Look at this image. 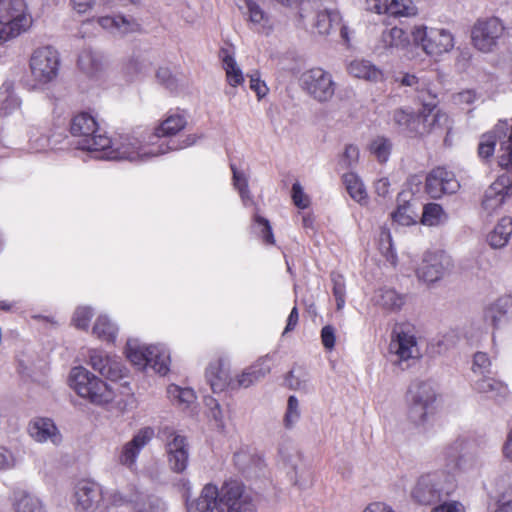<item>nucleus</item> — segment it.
<instances>
[{
	"label": "nucleus",
	"instance_id": "nucleus-13",
	"mask_svg": "<svg viewBox=\"0 0 512 512\" xmlns=\"http://www.w3.org/2000/svg\"><path fill=\"white\" fill-rule=\"evenodd\" d=\"M389 349L398 363L419 358L420 349L414 326L410 323L396 324L392 331Z\"/></svg>",
	"mask_w": 512,
	"mask_h": 512
},
{
	"label": "nucleus",
	"instance_id": "nucleus-39",
	"mask_svg": "<svg viewBox=\"0 0 512 512\" xmlns=\"http://www.w3.org/2000/svg\"><path fill=\"white\" fill-rule=\"evenodd\" d=\"M151 352L147 361V367H151L160 375H166L170 365L168 350L162 345H151Z\"/></svg>",
	"mask_w": 512,
	"mask_h": 512
},
{
	"label": "nucleus",
	"instance_id": "nucleus-20",
	"mask_svg": "<svg viewBox=\"0 0 512 512\" xmlns=\"http://www.w3.org/2000/svg\"><path fill=\"white\" fill-rule=\"evenodd\" d=\"M460 187L455 174L444 166L433 168L426 176L425 191L434 199L455 193Z\"/></svg>",
	"mask_w": 512,
	"mask_h": 512
},
{
	"label": "nucleus",
	"instance_id": "nucleus-60",
	"mask_svg": "<svg viewBox=\"0 0 512 512\" xmlns=\"http://www.w3.org/2000/svg\"><path fill=\"white\" fill-rule=\"evenodd\" d=\"M292 203L299 209H306L310 206V197L304 192L301 184L296 181L291 189Z\"/></svg>",
	"mask_w": 512,
	"mask_h": 512
},
{
	"label": "nucleus",
	"instance_id": "nucleus-55",
	"mask_svg": "<svg viewBox=\"0 0 512 512\" xmlns=\"http://www.w3.org/2000/svg\"><path fill=\"white\" fill-rule=\"evenodd\" d=\"M413 213L408 201H404L402 204L398 203L396 210L391 213L392 221L396 224H418L412 216Z\"/></svg>",
	"mask_w": 512,
	"mask_h": 512
},
{
	"label": "nucleus",
	"instance_id": "nucleus-8",
	"mask_svg": "<svg viewBox=\"0 0 512 512\" xmlns=\"http://www.w3.org/2000/svg\"><path fill=\"white\" fill-rule=\"evenodd\" d=\"M116 489H103L92 480L83 479L77 482L74 488L73 504L76 510L87 511L101 503L105 506L120 505L128 501Z\"/></svg>",
	"mask_w": 512,
	"mask_h": 512
},
{
	"label": "nucleus",
	"instance_id": "nucleus-57",
	"mask_svg": "<svg viewBox=\"0 0 512 512\" xmlns=\"http://www.w3.org/2000/svg\"><path fill=\"white\" fill-rule=\"evenodd\" d=\"M331 281L333 283V295L336 300L337 310H341L345 305V281L344 277L338 273L331 274Z\"/></svg>",
	"mask_w": 512,
	"mask_h": 512
},
{
	"label": "nucleus",
	"instance_id": "nucleus-46",
	"mask_svg": "<svg viewBox=\"0 0 512 512\" xmlns=\"http://www.w3.org/2000/svg\"><path fill=\"white\" fill-rule=\"evenodd\" d=\"M281 458L284 462H286L288 465H290L295 471L294 475L291 476V480L293 483L299 487H305L307 485V478L310 476L309 471L301 470L300 472L297 470V458L298 455L296 452L293 453H287L286 450L281 449L280 450Z\"/></svg>",
	"mask_w": 512,
	"mask_h": 512
},
{
	"label": "nucleus",
	"instance_id": "nucleus-26",
	"mask_svg": "<svg viewBox=\"0 0 512 512\" xmlns=\"http://www.w3.org/2000/svg\"><path fill=\"white\" fill-rule=\"evenodd\" d=\"M472 390L485 399L497 400L507 395V386L490 375L472 379Z\"/></svg>",
	"mask_w": 512,
	"mask_h": 512
},
{
	"label": "nucleus",
	"instance_id": "nucleus-38",
	"mask_svg": "<svg viewBox=\"0 0 512 512\" xmlns=\"http://www.w3.org/2000/svg\"><path fill=\"white\" fill-rule=\"evenodd\" d=\"M92 333L101 341L113 343L118 334V327L107 315H99L92 328Z\"/></svg>",
	"mask_w": 512,
	"mask_h": 512
},
{
	"label": "nucleus",
	"instance_id": "nucleus-50",
	"mask_svg": "<svg viewBox=\"0 0 512 512\" xmlns=\"http://www.w3.org/2000/svg\"><path fill=\"white\" fill-rule=\"evenodd\" d=\"M339 19V15L327 10L317 12L315 16L314 28L320 35L330 33L333 23Z\"/></svg>",
	"mask_w": 512,
	"mask_h": 512
},
{
	"label": "nucleus",
	"instance_id": "nucleus-25",
	"mask_svg": "<svg viewBox=\"0 0 512 512\" xmlns=\"http://www.w3.org/2000/svg\"><path fill=\"white\" fill-rule=\"evenodd\" d=\"M206 380L214 393H220L227 389L233 390V378L230 370L223 360L211 363L206 369Z\"/></svg>",
	"mask_w": 512,
	"mask_h": 512
},
{
	"label": "nucleus",
	"instance_id": "nucleus-48",
	"mask_svg": "<svg viewBox=\"0 0 512 512\" xmlns=\"http://www.w3.org/2000/svg\"><path fill=\"white\" fill-rule=\"evenodd\" d=\"M386 10L395 17L415 16L418 11L412 0H391Z\"/></svg>",
	"mask_w": 512,
	"mask_h": 512
},
{
	"label": "nucleus",
	"instance_id": "nucleus-10",
	"mask_svg": "<svg viewBox=\"0 0 512 512\" xmlns=\"http://www.w3.org/2000/svg\"><path fill=\"white\" fill-rule=\"evenodd\" d=\"M88 364L93 370L97 371L102 377L110 381V384L119 387L121 394H129L128 383L118 384L126 376L127 370L122 364L120 358L100 349H90L88 351Z\"/></svg>",
	"mask_w": 512,
	"mask_h": 512
},
{
	"label": "nucleus",
	"instance_id": "nucleus-9",
	"mask_svg": "<svg viewBox=\"0 0 512 512\" xmlns=\"http://www.w3.org/2000/svg\"><path fill=\"white\" fill-rule=\"evenodd\" d=\"M70 133L78 137L82 150L97 152L110 143V138L100 133L96 118L88 112H80L70 122Z\"/></svg>",
	"mask_w": 512,
	"mask_h": 512
},
{
	"label": "nucleus",
	"instance_id": "nucleus-4",
	"mask_svg": "<svg viewBox=\"0 0 512 512\" xmlns=\"http://www.w3.org/2000/svg\"><path fill=\"white\" fill-rule=\"evenodd\" d=\"M457 488L455 476L445 470L421 475L411 489V498L420 505H432L450 496Z\"/></svg>",
	"mask_w": 512,
	"mask_h": 512
},
{
	"label": "nucleus",
	"instance_id": "nucleus-15",
	"mask_svg": "<svg viewBox=\"0 0 512 512\" xmlns=\"http://www.w3.org/2000/svg\"><path fill=\"white\" fill-rule=\"evenodd\" d=\"M161 434L165 442V451L170 470L179 474L185 472L190 456L187 438L169 427H165Z\"/></svg>",
	"mask_w": 512,
	"mask_h": 512
},
{
	"label": "nucleus",
	"instance_id": "nucleus-59",
	"mask_svg": "<svg viewBox=\"0 0 512 512\" xmlns=\"http://www.w3.org/2000/svg\"><path fill=\"white\" fill-rule=\"evenodd\" d=\"M359 149L357 146L349 144L345 147L343 154L340 156L338 165L342 169H348L359 161Z\"/></svg>",
	"mask_w": 512,
	"mask_h": 512
},
{
	"label": "nucleus",
	"instance_id": "nucleus-47",
	"mask_svg": "<svg viewBox=\"0 0 512 512\" xmlns=\"http://www.w3.org/2000/svg\"><path fill=\"white\" fill-rule=\"evenodd\" d=\"M369 150L378 162L385 163L391 154L392 143L388 138L378 136L370 143Z\"/></svg>",
	"mask_w": 512,
	"mask_h": 512
},
{
	"label": "nucleus",
	"instance_id": "nucleus-35",
	"mask_svg": "<svg viewBox=\"0 0 512 512\" xmlns=\"http://www.w3.org/2000/svg\"><path fill=\"white\" fill-rule=\"evenodd\" d=\"M96 21L104 29H116L121 33L140 31L139 23L120 15L98 17Z\"/></svg>",
	"mask_w": 512,
	"mask_h": 512
},
{
	"label": "nucleus",
	"instance_id": "nucleus-24",
	"mask_svg": "<svg viewBox=\"0 0 512 512\" xmlns=\"http://www.w3.org/2000/svg\"><path fill=\"white\" fill-rule=\"evenodd\" d=\"M222 488L219 490L213 484H207L203 487L199 497L194 501L187 500V512H219Z\"/></svg>",
	"mask_w": 512,
	"mask_h": 512
},
{
	"label": "nucleus",
	"instance_id": "nucleus-17",
	"mask_svg": "<svg viewBox=\"0 0 512 512\" xmlns=\"http://www.w3.org/2000/svg\"><path fill=\"white\" fill-rule=\"evenodd\" d=\"M188 124L187 115L183 110L171 109L169 110L164 118L159 122L157 126H155L153 131V137L161 139L165 138L166 141H162L157 145L155 149H159L161 145L163 148L169 143L171 146L173 145V141L178 144L183 142L187 137L192 136L195 141H197V137L195 135H187L181 140H175L173 137L177 136L180 132H182ZM196 142H194L195 144Z\"/></svg>",
	"mask_w": 512,
	"mask_h": 512
},
{
	"label": "nucleus",
	"instance_id": "nucleus-31",
	"mask_svg": "<svg viewBox=\"0 0 512 512\" xmlns=\"http://www.w3.org/2000/svg\"><path fill=\"white\" fill-rule=\"evenodd\" d=\"M127 359L137 368H147V361L151 352V345H145L138 339H129L125 349Z\"/></svg>",
	"mask_w": 512,
	"mask_h": 512
},
{
	"label": "nucleus",
	"instance_id": "nucleus-64",
	"mask_svg": "<svg viewBox=\"0 0 512 512\" xmlns=\"http://www.w3.org/2000/svg\"><path fill=\"white\" fill-rule=\"evenodd\" d=\"M250 89L256 93L258 99L265 97L268 93V87L264 81L260 79L259 71H255L249 75Z\"/></svg>",
	"mask_w": 512,
	"mask_h": 512
},
{
	"label": "nucleus",
	"instance_id": "nucleus-21",
	"mask_svg": "<svg viewBox=\"0 0 512 512\" xmlns=\"http://www.w3.org/2000/svg\"><path fill=\"white\" fill-rule=\"evenodd\" d=\"M154 436L150 427L140 429L133 438L124 443L117 452V462L132 470L136 466L137 458L142 449L149 444Z\"/></svg>",
	"mask_w": 512,
	"mask_h": 512
},
{
	"label": "nucleus",
	"instance_id": "nucleus-1",
	"mask_svg": "<svg viewBox=\"0 0 512 512\" xmlns=\"http://www.w3.org/2000/svg\"><path fill=\"white\" fill-rule=\"evenodd\" d=\"M194 138L187 137L183 142L176 144L173 141L171 146L169 143L163 148L155 149L152 145L143 144L137 137L131 135L120 136L119 139L111 140L107 147L99 149L97 152L102 153V157L110 160H128L137 161L150 157L188 148L194 145Z\"/></svg>",
	"mask_w": 512,
	"mask_h": 512
},
{
	"label": "nucleus",
	"instance_id": "nucleus-19",
	"mask_svg": "<svg viewBox=\"0 0 512 512\" xmlns=\"http://www.w3.org/2000/svg\"><path fill=\"white\" fill-rule=\"evenodd\" d=\"M504 30V25L497 17L478 20L471 31L472 43L479 51L490 52L496 46Z\"/></svg>",
	"mask_w": 512,
	"mask_h": 512
},
{
	"label": "nucleus",
	"instance_id": "nucleus-41",
	"mask_svg": "<svg viewBox=\"0 0 512 512\" xmlns=\"http://www.w3.org/2000/svg\"><path fill=\"white\" fill-rule=\"evenodd\" d=\"M285 384L292 390L308 392L310 386V375L301 367L293 368L285 377Z\"/></svg>",
	"mask_w": 512,
	"mask_h": 512
},
{
	"label": "nucleus",
	"instance_id": "nucleus-63",
	"mask_svg": "<svg viewBox=\"0 0 512 512\" xmlns=\"http://www.w3.org/2000/svg\"><path fill=\"white\" fill-rule=\"evenodd\" d=\"M431 512H466V508L458 500H445L435 505Z\"/></svg>",
	"mask_w": 512,
	"mask_h": 512
},
{
	"label": "nucleus",
	"instance_id": "nucleus-14",
	"mask_svg": "<svg viewBox=\"0 0 512 512\" xmlns=\"http://www.w3.org/2000/svg\"><path fill=\"white\" fill-rule=\"evenodd\" d=\"M453 268V259L445 251H427L421 265L416 269V276L427 284H433L451 273Z\"/></svg>",
	"mask_w": 512,
	"mask_h": 512
},
{
	"label": "nucleus",
	"instance_id": "nucleus-6",
	"mask_svg": "<svg viewBox=\"0 0 512 512\" xmlns=\"http://www.w3.org/2000/svg\"><path fill=\"white\" fill-rule=\"evenodd\" d=\"M0 44L12 40L26 32L33 19L28 12L25 0H0Z\"/></svg>",
	"mask_w": 512,
	"mask_h": 512
},
{
	"label": "nucleus",
	"instance_id": "nucleus-43",
	"mask_svg": "<svg viewBox=\"0 0 512 512\" xmlns=\"http://www.w3.org/2000/svg\"><path fill=\"white\" fill-rule=\"evenodd\" d=\"M486 234V240L492 248H502L506 246L512 235V226H489Z\"/></svg>",
	"mask_w": 512,
	"mask_h": 512
},
{
	"label": "nucleus",
	"instance_id": "nucleus-29",
	"mask_svg": "<svg viewBox=\"0 0 512 512\" xmlns=\"http://www.w3.org/2000/svg\"><path fill=\"white\" fill-rule=\"evenodd\" d=\"M495 492L499 496V505L495 512H512V475L501 473L493 479Z\"/></svg>",
	"mask_w": 512,
	"mask_h": 512
},
{
	"label": "nucleus",
	"instance_id": "nucleus-34",
	"mask_svg": "<svg viewBox=\"0 0 512 512\" xmlns=\"http://www.w3.org/2000/svg\"><path fill=\"white\" fill-rule=\"evenodd\" d=\"M236 5L248 16L250 23L257 29L265 28L268 24L267 14L254 0H236Z\"/></svg>",
	"mask_w": 512,
	"mask_h": 512
},
{
	"label": "nucleus",
	"instance_id": "nucleus-12",
	"mask_svg": "<svg viewBox=\"0 0 512 512\" xmlns=\"http://www.w3.org/2000/svg\"><path fill=\"white\" fill-rule=\"evenodd\" d=\"M60 56L51 46L35 49L29 60V67L33 79L40 84H47L55 80L59 74Z\"/></svg>",
	"mask_w": 512,
	"mask_h": 512
},
{
	"label": "nucleus",
	"instance_id": "nucleus-7",
	"mask_svg": "<svg viewBox=\"0 0 512 512\" xmlns=\"http://www.w3.org/2000/svg\"><path fill=\"white\" fill-rule=\"evenodd\" d=\"M437 393L434 385L428 381L413 382L406 395L407 416L416 426H423L433 413Z\"/></svg>",
	"mask_w": 512,
	"mask_h": 512
},
{
	"label": "nucleus",
	"instance_id": "nucleus-30",
	"mask_svg": "<svg viewBox=\"0 0 512 512\" xmlns=\"http://www.w3.org/2000/svg\"><path fill=\"white\" fill-rule=\"evenodd\" d=\"M347 71L355 78L370 82L382 81L384 77L381 69L365 59H355L351 61L347 66Z\"/></svg>",
	"mask_w": 512,
	"mask_h": 512
},
{
	"label": "nucleus",
	"instance_id": "nucleus-32",
	"mask_svg": "<svg viewBox=\"0 0 512 512\" xmlns=\"http://www.w3.org/2000/svg\"><path fill=\"white\" fill-rule=\"evenodd\" d=\"M0 117H7L20 110L21 100L16 95L13 82L5 81L0 88Z\"/></svg>",
	"mask_w": 512,
	"mask_h": 512
},
{
	"label": "nucleus",
	"instance_id": "nucleus-27",
	"mask_svg": "<svg viewBox=\"0 0 512 512\" xmlns=\"http://www.w3.org/2000/svg\"><path fill=\"white\" fill-rule=\"evenodd\" d=\"M219 58L222 61L227 83L232 87L242 85L245 78L235 60L233 49L231 47H222L219 50Z\"/></svg>",
	"mask_w": 512,
	"mask_h": 512
},
{
	"label": "nucleus",
	"instance_id": "nucleus-18",
	"mask_svg": "<svg viewBox=\"0 0 512 512\" xmlns=\"http://www.w3.org/2000/svg\"><path fill=\"white\" fill-rule=\"evenodd\" d=\"M302 88L315 100L326 102L335 93V82L332 75L322 68H312L301 77Z\"/></svg>",
	"mask_w": 512,
	"mask_h": 512
},
{
	"label": "nucleus",
	"instance_id": "nucleus-49",
	"mask_svg": "<svg viewBox=\"0 0 512 512\" xmlns=\"http://www.w3.org/2000/svg\"><path fill=\"white\" fill-rule=\"evenodd\" d=\"M447 219L442 206L438 203H428L423 207L420 224H439Z\"/></svg>",
	"mask_w": 512,
	"mask_h": 512
},
{
	"label": "nucleus",
	"instance_id": "nucleus-5",
	"mask_svg": "<svg viewBox=\"0 0 512 512\" xmlns=\"http://www.w3.org/2000/svg\"><path fill=\"white\" fill-rule=\"evenodd\" d=\"M470 441L465 436H458L444 446L441 456L444 461L445 471L453 474H476L479 472L482 462L480 458L469 452Z\"/></svg>",
	"mask_w": 512,
	"mask_h": 512
},
{
	"label": "nucleus",
	"instance_id": "nucleus-22",
	"mask_svg": "<svg viewBox=\"0 0 512 512\" xmlns=\"http://www.w3.org/2000/svg\"><path fill=\"white\" fill-rule=\"evenodd\" d=\"M510 313H512V295H501L484 307L483 320L496 330L508 322Z\"/></svg>",
	"mask_w": 512,
	"mask_h": 512
},
{
	"label": "nucleus",
	"instance_id": "nucleus-16",
	"mask_svg": "<svg viewBox=\"0 0 512 512\" xmlns=\"http://www.w3.org/2000/svg\"><path fill=\"white\" fill-rule=\"evenodd\" d=\"M219 512H258L254 498L238 482H226L222 486Z\"/></svg>",
	"mask_w": 512,
	"mask_h": 512
},
{
	"label": "nucleus",
	"instance_id": "nucleus-52",
	"mask_svg": "<svg viewBox=\"0 0 512 512\" xmlns=\"http://www.w3.org/2000/svg\"><path fill=\"white\" fill-rule=\"evenodd\" d=\"M301 410L298 399L291 395L287 400V408L284 415L283 423L285 428L292 429L300 420Z\"/></svg>",
	"mask_w": 512,
	"mask_h": 512
},
{
	"label": "nucleus",
	"instance_id": "nucleus-28",
	"mask_svg": "<svg viewBox=\"0 0 512 512\" xmlns=\"http://www.w3.org/2000/svg\"><path fill=\"white\" fill-rule=\"evenodd\" d=\"M512 194V177L508 174L500 175L490 186L485 194L483 206H491L490 202L494 201L495 205H502L505 198Z\"/></svg>",
	"mask_w": 512,
	"mask_h": 512
},
{
	"label": "nucleus",
	"instance_id": "nucleus-56",
	"mask_svg": "<svg viewBox=\"0 0 512 512\" xmlns=\"http://www.w3.org/2000/svg\"><path fill=\"white\" fill-rule=\"evenodd\" d=\"M473 378L491 374V360L484 352H477L472 364Z\"/></svg>",
	"mask_w": 512,
	"mask_h": 512
},
{
	"label": "nucleus",
	"instance_id": "nucleus-42",
	"mask_svg": "<svg viewBox=\"0 0 512 512\" xmlns=\"http://www.w3.org/2000/svg\"><path fill=\"white\" fill-rule=\"evenodd\" d=\"M167 394L170 400L182 409L189 408L196 400V395L192 389L182 388L174 384L168 387Z\"/></svg>",
	"mask_w": 512,
	"mask_h": 512
},
{
	"label": "nucleus",
	"instance_id": "nucleus-37",
	"mask_svg": "<svg viewBox=\"0 0 512 512\" xmlns=\"http://www.w3.org/2000/svg\"><path fill=\"white\" fill-rule=\"evenodd\" d=\"M14 510L15 512H46L41 499L25 491L14 494Z\"/></svg>",
	"mask_w": 512,
	"mask_h": 512
},
{
	"label": "nucleus",
	"instance_id": "nucleus-33",
	"mask_svg": "<svg viewBox=\"0 0 512 512\" xmlns=\"http://www.w3.org/2000/svg\"><path fill=\"white\" fill-rule=\"evenodd\" d=\"M235 465L243 472L256 474L263 466V459L248 448H241L234 454Z\"/></svg>",
	"mask_w": 512,
	"mask_h": 512
},
{
	"label": "nucleus",
	"instance_id": "nucleus-54",
	"mask_svg": "<svg viewBox=\"0 0 512 512\" xmlns=\"http://www.w3.org/2000/svg\"><path fill=\"white\" fill-rule=\"evenodd\" d=\"M498 136L495 131L485 133L481 136L478 145V155L482 159H489L495 152Z\"/></svg>",
	"mask_w": 512,
	"mask_h": 512
},
{
	"label": "nucleus",
	"instance_id": "nucleus-3",
	"mask_svg": "<svg viewBox=\"0 0 512 512\" xmlns=\"http://www.w3.org/2000/svg\"><path fill=\"white\" fill-rule=\"evenodd\" d=\"M70 387L82 398L96 405H105L116 400L119 387L105 383L82 366L74 367L69 375Z\"/></svg>",
	"mask_w": 512,
	"mask_h": 512
},
{
	"label": "nucleus",
	"instance_id": "nucleus-36",
	"mask_svg": "<svg viewBox=\"0 0 512 512\" xmlns=\"http://www.w3.org/2000/svg\"><path fill=\"white\" fill-rule=\"evenodd\" d=\"M343 184L346 188V191L350 195L352 199L360 204H366L368 200V194L366 188L359 178V176L354 172L345 173L342 176Z\"/></svg>",
	"mask_w": 512,
	"mask_h": 512
},
{
	"label": "nucleus",
	"instance_id": "nucleus-62",
	"mask_svg": "<svg viewBox=\"0 0 512 512\" xmlns=\"http://www.w3.org/2000/svg\"><path fill=\"white\" fill-rule=\"evenodd\" d=\"M17 463L18 459L15 453L10 448L0 445V471L14 469Z\"/></svg>",
	"mask_w": 512,
	"mask_h": 512
},
{
	"label": "nucleus",
	"instance_id": "nucleus-44",
	"mask_svg": "<svg viewBox=\"0 0 512 512\" xmlns=\"http://www.w3.org/2000/svg\"><path fill=\"white\" fill-rule=\"evenodd\" d=\"M381 42L384 48L404 47L408 43L406 32L399 27L385 29L381 34Z\"/></svg>",
	"mask_w": 512,
	"mask_h": 512
},
{
	"label": "nucleus",
	"instance_id": "nucleus-58",
	"mask_svg": "<svg viewBox=\"0 0 512 512\" xmlns=\"http://www.w3.org/2000/svg\"><path fill=\"white\" fill-rule=\"evenodd\" d=\"M92 316L93 311L90 307L81 306L75 310L72 322L76 328L87 330Z\"/></svg>",
	"mask_w": 512,
	"mask_h": 512
},
{
	"label": "nucleus",
	"instance_id": "nucleus-61",
	"mask_svg": "<svg viewBox=\"0 0 512 512\" xmlns=\"http://www.w3.org/2000/svg\"><path fill=\"white\" fill-rule=\"evenodd\" d=\"M254 379L260 381L271 371V358L269 355L259 358L253 365L248 367Z\"/></svg>",
	"mask_w": 512,
	"mask_h": 512
},
{
	"label": "nucleus",
	"instance_id": "nucleus-45",
	"mask_svg": "<svg viewBox=\"0 0 512 512\" xmlns=\"http://www.w3.org/2000/svg\"><path fill=\"white\" fill-rule=\"evenodd\" d=\"M143 500V495H137L120 505L105 506L100 512H150V510L145 507Z\"/></svg>",
	"mask_w": 512,
	"mask_h": 512
},
{
	"label": "nucleus",
	"instance_id": "nucleus-51",
	"mask_svg": "<svg viewBox=\"0 0 512 512\" xmlns=\"http://www.w3.org/2000/svg\"><path fill=\"white\" fill-rule=\"evenodd\" d=\"M78 66L87 74H93L101 67L100 58L91 50H83L78 57Z\"/></svg>",
	"mask_w": 512,
	"mask_h": 512
},
{
	"label": "nucleus",
	"instance_id": "nucleus-2",
	"mask_svg": "<svg viewBox=\"0 0 512 512\" xmlns=\"http://www.w3.org/2000/svg\"><path fill=\"white\" fill-rule=\"evenodd\" d=\"M442 118H446V114L438 108L435 96L431 101L423 102L418 113L399 108L392 114L394 124L409 138H422L429 135Z\"/></svg>",
	"mask_w": 512,
	"mask_h": 512
},
{
	"label": "nucleus",
	"instance_id": "nucleus-53",
	"mask_svg": "<svg viewBox=\"0 0 512 512\" xmlns=\"http://www.w3.org/2000/svg\"><path fill=\"white\" fill-rule=\"evenodd\" d=\"M498 163L504 169H512V125L506 138L500 142Z\"/></svg>",
	"mask_w": 512,
	"mask_h": 512
},
{
	"label": "nucleus",
	"instance_id": "nucleus-23",
	"mask_svg": "<svg viewBox=\"0 0 512 512\" xmlns=\"http://www.w3.org/2000/svg\"><path fill=\"white\" fill-rule=\"evenodd\" d=\"M29 436L38 443H52L59 445L62 435L50 418L37 417L32 419L27 427Z\"/></svg>",
	"mask_w": 512,
	"mask_h": 512
},
{
	"label": "nucleus",
	"instance_id": "nucleus-40",
	"mask_svg": "<svg viewBox=\"0 0 512 512\" xmlns=\"http://www.w3.org/2000/svg\"><path fill=\"white\" fill-rule=\"evenodd\" d=\"M376 297L377 303L390 311H398L405 304V296L392 288L380 289Z\"/></svg>",
	"mask_w": 512,
	"mask_h": 512
},
{
	"label": "nucleus",
	"instance_id": "nucleus-11",
	"mask_svg": "<svg viewBox=\"0 0 512 512\" xmlns=\"http://www.w3.org/2000/svg\"><path fill=\"white\" fill-rule=\"evenodd\" d=\"M412 37L414 42L432 57L449 53L455 45L453 34L444 28L416 26L412 31Z\"/></svg>",
	"mask_w": 512,
	"mask_h": 512
}]
</instances>
